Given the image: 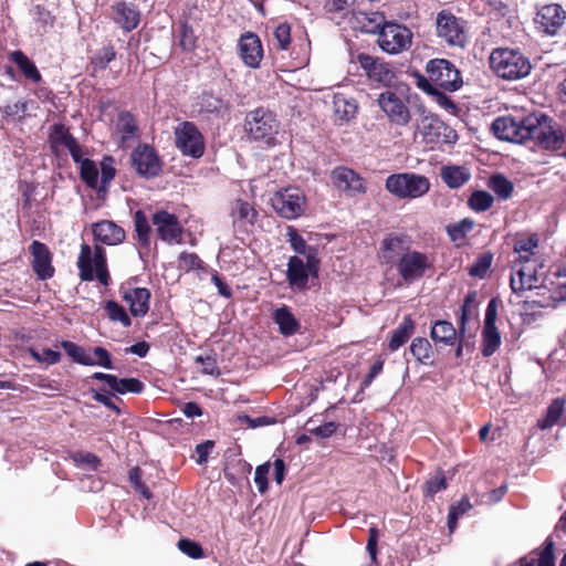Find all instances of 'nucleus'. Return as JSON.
I'll list each match as a JSON object with an SVG mask.
<instances>
[{
    "label": "nucleus",
    "mask_w": 566,
    "mask_h": 566,
    "mask_svg": "<svg viewBox=\"0 0 566 566\" xmlns=\"http://www.w3.org/2000/svg\"><path fill=\"white\" fill-rule=\"evenodd\" d=\"M527 140L546 150H558L565 142V135L549 116L532 113L523 117V143Z\"/></svg>",
    "instance_id": "nucleus-1"
},
{
    "label": "nucleus",
    "mask_w": 566,
    "mask_h": 566,
    "mask_svg": "<svg viewBox=\"0 0 566 566\" xmlns=\"http://www.w3.org/2000/svg\"><path fill=\"white\" fill-rule=\"evenodd\" d=\"M243 129L249 140L272 148L277 144L276 136L280 130V122L270 109L258 107L247 113Z\"/></svg>",
    "instance_id": "nucleus-2"
},
{
    "label": "nucleus",
    "mask_w": 566,
    "mask_h": 566,
    "mask_svg": "<svg viewBox=\"0 0 566 566\" xmlns=\"http://www.w3.org/2000/svg\"><path fill=\"white\" fill-rule=\"evenodd\" d=\"M76 265L81 281L92 282L97 280L103 286L111 284L112 279L107 266L106 251L101 244H95L92 248L87 243H82Z\"/></svg>",
    "instance_id": "nucleus-3"
},
{
    "label": "nucleus",
    "mask_w": 566,
    "mask_h": 566,
    "mask_svg": "<svg viewBox=\"0 0 566 566\" xmlns=\"http://www.w3.org/2000/svg\"><path fill=\"white\" fill-rule=\"evenodd\" d=\"M490 67L499 77L516 81L530 74L532 64L520 50L496 48L491 52Z\"/></svg>",
    "instance_id": "nucleus-4"
},
{
    "label": "nucleus",
    "mask_w": 566,
    "mask_h": 566,
    "mask_svg": "<svg viewBox=\"0 0 566 566\" xmlns=\"http://www.w3.org/2000/svg\"><path fill=\"white\" fill-rule=\"evenodd\" d=\"M424 80L444 92H455L462 84V76L455 65L447 59H431L426 64Z\"/></svg>",
    "instance_id": "nucleus-5"
},
{
    "label": "nucleus",
    "mask_w": 566,
    "mask_h": 566,
    "mask_svg": "<svg viewBox=\"0 0 566 566\" xmlns=\"http://www.w3.org/2000/svg\"><path fill=\"white\" fill-rule=\"evenodd\" d=\"M385 186L399 199H416L430 190V180L415 172H399L389 175Z\"/></svg>",
    "instance_id": "nucleus-6"
},
{
    "label": "nucleus",
    "mask_w": 566,
    "mask_h": 566,
    "mask_svg": "<svg viewBox=\"0 0 566 566\" xmlns=\"http://www.w3.org/2000/svg\"><path fill=\"white\" fill-rule=\"evenodd\" d=\"M130 166L140 178L154 179L163 172L164 163L149 144L139 143L130 153Z\"/></svg>",
    "instance_id": "nucleus-7"
},
{
    "label": "nucleus",
    "mask_w": 566,
    "mask_h": 566,
    "mask_svg": "<svg viewBox=\"0 0 566 566\" xmlns=\"http://www.w3.org/2000/svg\"><path fill=\"white\" fill-rule=\"evenodd\" d=\"M436 32L449 46L463 48L468 41L465 21L450 10H441L436 18Z\"/></svg>",
    "instance_id": "nucleus-8"
},
{
    "label": "nucleus",
    "mask_w": 566,
    "mask_h": 566,
    "mask_svg": "<svg viewBox=\"0 0 566 566\" xmlns=\"http://www.w3.org/2000/svg\"><path fill=\"white\" fill-rule=\"evenodd\" d=\"M175 145L184 156L198 159L205 154V137L195 123L185 120L174 130Z\"/></svg>",
    "instance_id": "nucleus-9"
},
{
    "label": "nucleus",
    "mask_w": 566,
    "mask_h": 566,
    "mask_svg": "<svg viewBox=\"0 0 566 566\" xmlns=\"http://www.w3.org/2000/svg\"><path fill=\"white\" fill-rule=\"evenodd\" d=\"M412 38L413 34L408 27L388 21L377 36V44L388 54H399L410 49Z\"/></svg>",
    "instance_id": "nucleus-10"
},
{
    "label": "nucleus",
    "mask_w": 566,
    "mask_h": 566,
    "mask_svg": "<svg viewBox=\"0 0 566 566\" xmlns=\"http://www.w3.org/2000/svg\"><path fill=\"white\" fill-rule=\"evenodd\" d=\"M420 134L423 143L430 145L431 149L446 144L453 145L458 140L457 132L434 114L421 118Z\"/></svg>",
    "instance_id": "nucleus-11"
},
{
    "label": "nucleus",
    "mask_w": 566,
    "mask_h": 566,
    "mask_svg": "<svg viewBox=\"0 0 566 566\" xmlns=\"http://www.w3.org/2000/svg\"><path fill=\"white\" fill-rule=\"evenodd\" d=\"M271 206L280 217L293 220L304 213L306 198L301 189L289 187L273 195Z\"/></svg>",
    "instance_id": "nucleus-12"
},
{
    "label": "nucleus",
    "mask_w": 566,
    "mask_h": 566,
    "mask_svg": "<svg viewBox=\"0 0 566 566\" xmlns=\"http://www.w3.org/2000/svg\"><path fill=\"white\" fill-rule=\"evenodd\" d=\"M432 268L433 260L427 253L411 249L403 253L396 264L399 276L407 284L422 279Z\"/></svg>",
    "instance_id": "nucleus-13"
},
{
    "label": "nucleus",
    "mask_w": 566,
    "mask_h": 566,
    "mask_svg": "<svg viewBox=\"0 0 566 566\" xmlns=\"http://www.w3.org/2000/svg\"><path fill=\"white\" fill-rule=\"evenodd\" d=\"M377 104L385 113L389 123L396 126H407L411 120L408 101L392 91H385L377 97Z\"/></svg>",
    "instance_id": "nucleus-14"
},
{
    "label": "nucleus",
    "mask_w": 566,
    "mask_h": 566,
    "mask_svg": "<svg viewBox=\"0 0 566 566\" xmlns=\"http://www.w3.org/2000/svg\"><path fill=\"white\" fill-rule=\"evenodd\" d=\"M411 237L407 233H388L380 242L377 252L378 261L382 265H396L403 253L411 248Z\"/></svg>",
    "instance_id": "nucleus-15"
},
{
    "label": "nucleus",
    "mask_w": 566,
    "mask_h": 566,
    "mask_svg": "<svg viewBox=\"0 0 566 566\" xmlns=\"http://www.w3.org/2000/svg\"><path fill=\"white\" fill-rule=\"evenodd\" d=\"M534 22L541 32L556 35L566 22V10L559 3L538 6Z\"/></svg>",
    "instance_id": "nucleus-16"
},
{
    "label": "nucleus",
    "mask_w": 566,
    "mask_h": 566,
    "mask_svg": "<svg viewBox=\"0 0 566 566\" xmlns=\"http://www.w3.org/2000/svg\"><path fill=\"white\" fill-rule=\"evenodd\" d=\"M150 220L161 241L168 244H179L182 242L184 228L175 213H170L167 210H157Z\"/></svg>",
    "instance_id": "nucleus-17"
},
{
    "label": "nucleus",
    "mask_w": 566,
    "mask_h": 566,
    "mask_svg": "<svg viewBox=\"0 0 566 566\" xmlns=\"http://www.w3.org/2000/svg\"><path fill=\"white\" fill-rule=\"evenodd\" d=\"M132 279L120 284L119 294L128 304L129 313L134 317H144L149 311L151 293L147 287L134 286Z\"/></svg>",
    "instance_id": "nucleus-18"
},
{
    "label": "nucleus",
    "mask_w": 566,
    "mask_h": 566,
    "mask_svg": "<svg viewBox=\"0 0 566 566\" xmlns=\"http://www.w3.org/2000/svg\"><path fill=\"white\" fill-rule=\"evenodd\" d=\"M29 251L32 256L31 266L36 277L41 281L52 279L55 274V269L52 264L53 254L49 247L41 241L34 240L30 244Z\"/></svg>",
    "instance_id": "nucleus-19"
},
{
    "label": "nucleus",
    "mask_w": 566,
    "mask_h": 566,
    "mask_svg": "<svg viewBox=\"0 0 566 566\" xmlns=\"http://www.w3.org/2000/svg\"><path fill=\"white\" fill-rule=\"evenodd\" d=\"M111 18L123 31L132 32L140 22V12L134 3L122 0L111 6Z\"/></svg>",
    "instance_id": "nucleus-20"
},
{
    "label": "nucleus",
    "mask_w": 566,
    "mask_h": 566,
    "mask_svg": "<svg viewBox=\"0 0 566 566\" xmlns=\"http://www.w3.org/2000/svg\"><path fill=\"white\" fill-rule=\"evenodd\" d=\"M358 62L361 69L366 72L368 78L374 82L389 85L395 78V72L390 65L373 57L371 55L360 53L358 55Z\"/></svg>",
    "instance_id": "nucleus-21"
},
{
    "label": "nucleus",
    "mask_w": 566,
    "mask_h": 566,
    "mask_svg": "<svg viewBox=\"0 0 566 566\" xmlns=\"http://www.w3.org/2000/svg\"><path fill=\"white\" fill-rule=\"evenodd\" d=\"M491 129L494 136L501 140L523 143V118L516 119L512 116H500L494 119Z\"/></svg>",
    "instance_id": "nucleus-22"
},
{
    "label": "nucleus",
    "mask_w": 566,
    "mask_h": 566,
    "mask_svg": "<svg viewBox=\"0 0 566 566\" xmlns=\"http://www.w3.org/2000/svg\"><path fill=\"white\" fill-rule=\"evenodd\" d=\"M287 242L291 248L297 254L304 255L308 259V268L312 271V276L317 277L319 271V259L317 258V250L314 247H311L306 243L304 238L298 233L297 229L293 226L287 227Z\"/></svg>",
    "instance_id": "nucleus-23"
},
{
    "label": "nucleus",
    "mask_w": 566,
    "mask_h": 566,
    "mask_svg": "<svg viewBox=\"0 0 566 566\" xmlns=\"http://www.w3.org/2000/svg\"><path fill=\"white\" fill-rule=\"evenodd\" d=\"M332 180L336 188L352 195L366 191L364 179L356 171L346 167L335 168L332 172Z\"/></svg>",
    "instance_id": "nucleus-24"
},
{
    "label": "nucleus",
    "mask_w": 566,
    "mask_h": 566,
    "mask_svg": "<svg viewBox=\"0 0 566 566\" xmlns=\"http://www.w3.org/2000/svg\"><path fill=\"white\" fill-rule=\"evenodd\" d=\"M240 57L249 67H258L263 57L260 38L252 32L243 34L239 40Z\"/></svg>",
    "instance_id": "nucleus-25"
},
{
    "label": "nucleus",
    "mask_w": 566,
    "mask_h": 566,
    "mask_svg": "<svg viewBox=\"0 0 566 566\" xmlns=\"http://www.w3.org/2000/svg\"><path fill=\"white\" fill-rule=\"evenodd\" d=\"M92 233L95 241L106 245L120 244L126 238L125 230L111 220L93 223Z\"/></svg>",
    "instance_id": "nucleus-26"
},
{
    "label": "nucleus",
    "mask_w": 566,
    "mask_h": 566,
    "mask_svg": "<svg viewBox=\"0 0 566 566\" xmlns=\"http://www.w3.org/2000/svg\"><path fill=\"white\" fill-rule=\"evenodd\" d=\"M312 271L308 268V259L306 263L297 255L290 256L287 262L286 279L292 289L304 291L308 289V276Z\"/></svg>",
    "instance_id": "nucleus-27"
},
{
    "label": "nucleus",
    "mask_w": 566,
    "mask_h": 566,
    "mask_svg": "<svg viewBox=\"0 0 566 566\" xmlns=\"http://www.w3.org/2000/svg\"><path fill=\"white\" fill-rule=\"evenodd\" d=\"M9 60L13 62L21 75L32 84H39L43 77L35 63L21 50L9 53Z\"/></svg>",
    "instance_id": "nucleus-28"
},
{
    "label": "nucleus",
    "mask_w": 566,
    "mask_h": 566,
    "mask_svg": "<svg viewBox=\"0 0 566 566\" xmlns=\"http://www.w3.org/2000/svg\"><path fill=\"white\" fill-rule=\"evenodd\" d=\"M471 171L467 166L444 165L440 168V178L450 189H459L471 179Z\"/></svg>",
    "instance_id": "nucleus-29"
},
{
    "label": "nucleus",
    "mask_w": 566,
    "mask_h": 566,
    "mask_svg": "<svg viewBox=\"0 0 566 566\" xmlns=\"http://www.w3.org/2000/svg\"><path fill=\"white\" fill-rule=\"evenodd\" d=\"M416 323L411 315H406L402 322L391 332L388 342V349L390 352L398 350L401 346H403L410 337L415 334Z\"/></svg>",
    "instance_id": "nucleus-30"
},
{
    "label": "nucleus",
    "mask_w": 566,
    "mask_h": 566,
    "mask_svg": "<svg viewBox=\"0 0 566 566\" xmlns=\"http://www.w3.org/2000/svg\"><path fill=\"white\" fill-rule=\"evenodd\" d=\"M412 76L415 77L416 86L426 94L436 97L438 104L442 106L444 109L454 111L457 108L454 101L451 97H449L441 88L438 90L436 86L430 85L424 80V75L422 73H420L419 71H415L412 73Z\"/></svg>",
    "instance_id": "nucleus-31"
},
{
    "label": "nucleus",
    "mask_w": 566,
    "mask_h": 566,
    "mask_svg": "<svg viewBox=\"0 0 566 566\" xmlns=\"http://www.w3.org/2000/svg\"><path fill=\"white\" fill-rule=\"evenodd\" d=\"M272 318L284 336H291L298 332L301 324L292 313L291 308L282 305L273 312Z\"/></svg>",
    "instance_id": "nucleus-32"
},
{
    "label": "nucleus",
    "mask_w": 566,
    "mask_h": 566,
    "mask_svg": "<svg viewBox=\"0 0 566 566\" xmlns=\"http://www.w3.org/2000/svg\"><path fill=\"white\" fill-rule=\"evenodd\" d=\"M517 262H513L510 287L513 293L521 294L527 290L537 289L539 279L537 275L528 274L525 270H516Z\"/></svg>",
    "instance_id": "nucleus-33"
},
{
    "label": "nucleus",
    "mask_w": 566,
    "mask_h": 566,
    "mask_svg": "<svg viewBox=\"0 0 566 566\" xmlns=\"http://www.w3.org/2000/svg\"><path fill=\"white\" fill-rule=\"evenodd\" d=\"M459 336V328L455 329L449 321H437L430 331V337L436 344L453 346Z\"/></svg>",
    "instance_id": "nucleus-34"
},
{
    "label": "nucleus",
    "mask_w": 566,
    "mask_h": 566,
    "mask_svg": "<svg viewBox=\"0 0 566 566\" xmlns=\"http://www.w3.org/2000/svg\"><path fill=\"white\" fill-rule=\"evenodd\" d=\"M356 20L359 23L360 31L364 33L377 34L387 24L386 17L382 12H359L356 15Z\"/></svg>",
    "instance_id": "nucleus-35"
},
{
    "label": "nucleus",
    "mask_w": 566,
    "mask_h": 566,
    "mask_svg": "<svg viewBox=\"0 0 566 566\" xmlns=\"http://www.w3.org/2000/svg\"><path fill=\"white\" fill-rule=\"evenodd\" d=\"M409 350L419 364L433 366V349L430 342L426 337L413 338Z\"/></svg>",
    "instance_id": "nucleus-36"
},
{
    "label": "nucleus",
    "mask_w": 566,
    "mask_h": 566,
    "mask_svg": "<svg viewBox=\"0 0 566 566\" xmlns=\"http://www.w3.org/2000/svg\"><path fill=\"white\" fill-rule=\"evenodd\" d=\"M76 138L70 133V129L61 123H55L51 127L49 143L52 151L57 153L59 147H70Z\"/></svg>",
    "instance_id": "nucleus-37"
},
{
    "label": "nucleus",
    "mask_w": 566,
    "mask_h": 566,
    "mask_svg": "<svg viewBox=\"0 0 566 566\" xmlns=\"http://www.w3.org/2000/svg\"><path fill=\"white\" fill-rule=\"evenodd\" d=\"M486 186L500 200H507L514 191L513 182L503 174L496 172L490 176Z\"/></svg>",
    "instance_id": "nucleus-38"
},
{
    "label": "nucleus",
    "mask_w": 566,
    "mask_h": 566,
    "mask_svg": "<svg viewBox=\"0 0 566 566\" xmlns=\"http://www.w3.org/2000/svg\"><path fill=\"white\" fill-rule=\"evenodd\" d=\"M481 336V354L483 357H490L502 344L501 333L497 327H483Z\"/></svg>",
    "instance_id": "nucleus-39"
},
{
    "label": "nucleus",
    "mask_w": 566,
    "mask_h": 566,
    "mask_svg": "<svg viewBox=\"0 0 566 566\" xmlns=\"http://www.w3.org/2000/svg\"><path fill=\"white\" fill-rule=\"evenodd\" d=\"M134 227L138 243L144 248H148L150 244L151 228L143 210H137L134 213Z\"/></svg>",
    "instance_id": "nucleus-40"
},
{
    "label": "nucleus",
    "mask_w": 566,
    "mask_h": 566,
    "mask_svg": "<svg viewBox=\"0 0 566 566\" xmlns=\"http://www.w3.org/2000/svg\"><path fill=\"white\" fill-rule=\"evenodd\" d=\"M117 130L122 133L123 142H126L137 135V120L130 112L123 111L118 114Z\"/></svg>",
    "instance_id": "nucleus-41"
},
{
    "label": "nucleus",
    "mask_w": 566,
    "mask_h": 566,
    "mask_svg": "<svg viewBox=\"0 0 566 566\" xmlns=\"http://www.w3.org/2000/svg\"><path fill=\"white\" fill-rule=\"evenodd\" d=\"M356 0H326L323 6L324 12L332 19H345Z\"/></svg>",
    "instance_id": "nucleus-42"
},
{
    "label": "nucleus",
    "mask_w": 566,
    "mask_h": 566,
    "mask_svg": "<svg viewBox=\"0 0 566 566\" xmlns=\"http://www.w3.org/2000/svg\"><path fill=\"white\" fill-rule=\"evenodd\" d=\"M358 106L354 101H348L342 96L334 98V112L337 120L347 123L355 117Z\"/></svg>",
    "instance_id": "nucleus-43"
},
{
    "label": "nucleus",
    "mask_w": 566,
    "mask_h": 566,
    "mask_svg": "<svg viewBox=\"0 0 566 566\" xmlns=\"http://www.w3.org/2000/svg\"><path fill=\"white\" fill-rule=\"evenodd\" d=\"M537 234H531L525 238H520L515 241L514 252L518 254L516 259L521 261H530L534 255V250L538 247Z\"/></svg>",
    "instance_id": "nucleus-44"
},
{
    "label": "nucleus",
    "mask_w": 566,
    "mask_h": 566,
    "mask_svg": "<svg viewBox=\"0 0 566 566\" xmlns=\"http://www.w3.org/2000/svg\"><path fill=\"white\" fill-rule=\"evenodd\" d=\"M145 385L137 378H118L115 376L111 390L114 394L125 395L127 392L142 394Z\"/></svg>",
    "instance_id": "nucleus-45"
},
{
    "label": "nucleus",
    "mask_w": 566,
    "mask_h": 566,
    "mask_svg": "<svg viewBox=\"0 0 566 566\" xmlns=\"http://www.w3.org/2000/svg\"><path fill=\"white\" fill-rule=\"evenodd\" d=\"M494 203L493 196L485 190H474L468 198V207L474 212H485Z\"/></svg>",
    "instance_id": "nucleus-46"
},
{
    "label": "nucleus",
    "mask_w": 566,
    "mask_h": 566,
    "mask_svg": "<svg viewBox=\"0 0 566 566\" xmlns=\"http://www.w3.org/2000/svg\"><path fill=\"white\" fill-rule=\"evenodd\" d=\"M231 214L239 221H247L250 224H253L259 216L254 207L250 202L242 199H237L233 202Z\"/></svg>",
    "instance_id": "nucleus-47"
},
{
    "label": "nucleus",
    "mask_w": 566,
    "mask_h": 566,
    "mask_svg": "<svg viewBox=\"0 0 566 566\" xmlns=\"http://www.w3.org/2000/svg\"><path fill=\"white\" fill-rule=\"evenodd\" d=\"M475 227L474 220L471 218H463L455 223L447 226L446 230L451 241H463L468 233L471 232Z\"/></svg>",
    "instance_id": "nucleus-48"
},
{
    "label": "nucleus",
    "mask_w": 566,
    "mask_h": 566,
    "mask_svg": "<svg viewBox=\"0 0 566 566\" xmlns=\"http://www.w3.org/2000/svg\"><path fill=\"white\" fill-rule=\"evenodd\" d=\"M198 105L201 112L214 115H220L226 108L223 99L209 92H203L199 96Z\"/></svg>",
    "instance_id": "nucleus-49"
},
{
    "label": "nucleus",
    "mask_w": 566,
    "mask_h": 566,
    "mask_svg": "<svg viewBox=\"0 0 566 566\" xmlns=\"http://www.w3.org/2000/svg\"><path fill=\"white\" fill-rule=\"evenodd\" d=\"M61 347L77 364L84 366H94V358L86 354L84 348L71 340H63Z\"/></svg>",
    "instance_id": "nucleus-50"
},
{
    "label": "nucleus",
    "mask_w": 566,
    "mask_h": 566,
    "mask_svg": "<svg viewBox=\"0 0 566 566\" xmlns=\"http://www.w3.org/2000/svg\"><path fill=\"white\" fill-rule=\"evenodd\" d=\"M472 509L469 497L463 496L457 504H452L448 513V528L452 533L458 526V520Z\"/></svg>",
    "instance_id": "nucleus-51"
},
{
    "label": "nucleus",
    "mask_w": 566,
    "mask_h": 566,
    "mask_svg": "<svg viewBox=\"0 0 566 566\" xmlns=\"http://www.w3.org/2000/svg\"><path fill=\"white\" fill-rule=\"evenodd\" d=\"M104 310L111 321L119 322L126 328L132 326V319L126 310L116 301H107Z\"/></svg>",
    "instance_id": "nucleus-52"
},
{
    "label": "nucleus",
    "mask_w": 566,
    "mask_h": 566,
    "mask_svg": "<svg viewBox=\"0 0 566 566\" xmlns=\"http://www.w3.org/2000/svg\"><path fill=\"white\" fill-rule=\"evenodd\" d=\"M116 59L115 48L109 44L102 48L94 56L91 57V65L93 70L104 71L107 69L108 64Z\"/></svg>",
    "instance_id": "nucleus-53"
},
{
    "label": "nucleus",
    "mask_w": 566,
    "mask_h": 566,
    "mask_svg": "<svg viewBox=\"0 0 566 566\" xmlns=\"http://www.w3.org/2000/svg\"><path fill=\"white\" fill-rule=\"evenodd\" d=\"M80 178L87 187L96 189L98 184V169L94 160L85 158L80 165Z\"/></svg>",
    "instance_id": "nucleus-54"
},
{
    "label": "nucleus",
    "mask_w": 566,
    "mask_h": 566,
    "mask_svg": "<svg viewBox=\"0 0 566 566\" xmlns=\"http://www.w3.org/2000/svg\"><path fill=\"white\" fill-rule=\"evenodd\" d=\"M493 255L490 252L480 254L469 268V274L473 277L484 279L491 269Z\"/></svg>",
    "instance_id": "nucleus-55"
},
{
    "label": "nucleus",
    "mask_w": 566,
    "mask_h": 566,
    "mask_svg": "<svg viewBox=\"0 0 566 566\" xmlns=\"http://www.w3.org/2000/svg\"><path fill=\"white\" fill-rule=\"evenodd\" d=\"M179 45L186 52H191L197 46V36L192 27L187 21L179 24Z\"/></svg>",
    "instance_id": "nucleus-56"
},
{
    "label": "nucleus",
    "mask_w": 566,
    "mask_h": 566,
    "mask_svg": "<svg viewBox=\"0 0 566 566\" xmlns=\"http://www.w3.org/2000/svg\"><path fill=\"white\" fill-rule=\"evenodd\" d=\"M565 407V399L556 398L548 406L546 411V417L544 422L541 424V428H549L558 422L560 419Z\"/></svg>",
    "instance_id": "nucleus-57"
},
{
    "label": "nucleus",
    "mask_w": 566,
    "mask_h": 566,
    "mask_svg": "<svg viewBox=\"0 0 566 566\" xmlns=\"http://www.w3.org/2000/svg\"><path fill=\"white\" fill-rule=\"evenodd\" d=\"M476 308V292L471 291L467 294L464 297L463 304L461 306V315L459 319V326H460V334L461 336L467 331V323L470 318V311Z\"/></svg>",
    "instance_id": "nucleus-58"
},
{
    "label": "nucleus",
    "mask_w": 566,
    "mask_h": 566,
    "mask_svg": "<svg viewBox=\"0 0 566 566\" xmlns=\"http://www.w3.org/2000/svg\"><path fill=\"white\" fill-rule=\"evenodd\" d=\"M448 486L444 472L439 470L438 473L429 479L424 484V495L433 497L438 492L446 490Z\"/></svg>",
    "instance_id": "nucleus-59"
},
{
    "label": "nucleus",
    "mask_w": 566,
    "mask_h": 566,
    "mask_svg": "<svg viewBox=\"0 0 566 566\" xmlns=\"http://www.w3.org/2000/svg\"><path fill=\"white\" fill-rule=\"evenodd\" d=\"M30 356L38 363H45L48 365H55L60 363L62 355L57 350L51 348H44L42 352H38L34 348L29 349Z\"/></svg>",
    "instance_id": "nucleus-60"
},
{
    "label": "nucleus",
    "mask_w": 566,
    "mask_h": 566,
    "mask_svg": "<svg viewBox=\"0 0 566 566\" xmlns=\"http://www.w3.org/2000/svg\"><path fill=\"white\" fill-rule=\"evenodd\" d=\"M114 159L111 156L104 157L101 161V187L99 191L106 190L111 181L116 175V169L113 166Z\"/></svg>",
    "instance_id": "nucleus-61"
},
{
    "label": "nucleus",
    "mask_w": 566,
    "mask_h": 566,
    "mask_svg": "<svg viewBox=\"0 0 566 566\" xmlns=\"http://www.w3.org/2000/svg\"><path fill=\"white\" fill-rule=\"evenodd\" d=\"M28 111V101L20 99L14 104H8L3 107H0V113L6 118H15L22 119Z\"/></svg>",
    "instance_id": "nucleus-62"
},
{
    "label": "nucleus",
    "mask_w": 566,
    "mask_h": 566,
    "mask_svg": "<svg viewBox=\"0 0 566 566\" xmlns=\"http://www.w3.org/2000/svg\"><path fill=\"white\" fill-rule=\"evenodd\" d=\"M179 268L187 272L203 269V261L195 252H181L179 255Z\"/></svg>",
    "instance_id": "nucleus-63"
},
{
    "label": "nucleus",
    "mask_w": 566,
    "mask_h": 566,
    "mask_svg": "<svg viewBox=\"0 0 566 566\" xmlns=\"http://www.w3.org/2000/svg\"><path fill=\"white\" fill-rule=\"evenodd\" d=\"M554 548V541L551 537L546 538L539 553L537 566H555Z\"/></svg>",
    "instance_id": "nucleus-64"
}]
</instances>
